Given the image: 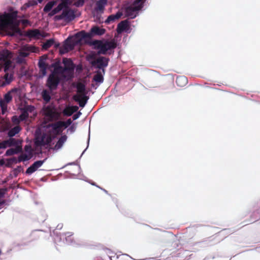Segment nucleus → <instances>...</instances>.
Masks as SVG:
<instances>
[{"instance_id": "f257e3e1", "label": "nucleus", "mask_w": 260, "mask_h": 260, "mask_svg": "<svg viewBox=\"0 0 260 260\" xmlns=\"http://www.w3.org/2000/svg\"><path fill=\"white\" fill-rule=\"evenodd\" d=\"M16 18V14L14 13H8L4 16H0V30H7V34L10 36H14L18 34L22 36L21 29L17 25L13 24Z\"/></svg>"}, {"instance_id": "f03ea898", "label": "nucleus", "mask_w": 260, "mask_h": 260, "mask_svg": "<svg viewBox=\"0 0 260 260\" xmlns=\"http://www.w3.org/2000/svg\"><path fill=\"white\" fill-rule=\"evenodd\" d=\"M73 86L76 87L77 93L73 95V99L78 102L80 107L83 108L89 100V96L87 95L88 91L86 89L85 85L82 82H78L75 85L73 84Z\"/></svg>"}, {"instance_id": "7ed1b4c3", "label": "nucleus", "mask_w": 260, "mask_h": 260, "mask_svg": "<svg viewBox=\"0 0 260 260\" xmlns=\"http://www.w3.org/2000/svg\"><path fill=\"white\" fill-rule=\"evenodd\" d=\"M91 44L95 46V48L99 49L98 54H106L108 50L114 49L116 47V44L114 41H106L103 42L99 40H94L92 42Z\"/></svg>"}, {"instance_id": "20e7f679", "label": "nucleus", "mask_w": 260, "mask_h": 260, "mask_svg": "<svg viewBox=\"0 0 260 260\" xmlns=\"http://www.w3.org/2000/svg\"><path fill=\"white\" fill-rule=\"evenodd\" d=\"M61 78H63L60 74L51 73L46 80V87L49 88L50 91L57 89Z\"/></svg>"}, {"instance_id": "39448f33", "label": "nucleus", "mask_w": 260, "mask_h": 260, "mask_svg": "<svg viewBox=\"0 0 260 260\" xmlns=\"http://www.w3.org/2000/svg\"><path fill=\"white\" fill-rule=\"evenodd\" d=\"M143 0H136L132 6L125 9V14L131 18L136 17L135 12L140 10L143 7Z\"/></svg>"}, {"instance_id": "423d86ee", "label": "nucleus", "mask_w": 260, "mask_h": 260, "mask_svg": "<svg viewBox=\"0 0 260 260\" xmlns=\"http://www.w3.org/2000/svg\"><path fill=\"white\" fill-rule=\"evenodd\" d=\"M43 112L44 116L49 121H56L59 119L60 116V113L52 108L50 106H47L44 108Z\"/></svg>"}, {"instance_id": "0eeeda50", "label": "nucleus", "mask_w": 260, "mask_h": 260, "mask_svg": "<svg viewBox=\"0 0 260 260\" xmlns=\"http://www.w3.org/2000/svg\"><path fill=\"white\" fill-rule=\"evenodd\" d=\"M52 139H53V137L48 132L43 133L42 134L37 136L35 144L38 146H45L49 144Z\"/></svg>"}, {"instance_id": "6e6552de", "label": "nucleus", "mask_w": 260, "mask_h": 260, "mask_svg": "<svg viewBox=\"0 0 260 260\" xmlns=\"http://www.w3.org/2000/svg\"><path fill=\"white\" fill-rule=\"evenodd\" d=\"M63 123L61 122V121H58L54 123H50L46 126L47 128H50L48 132L52 136L53 139L61 132V125Z\"/></svg>"}, {"instance_id": "1a4fd4ad", "label": "nucleus", "mask_w": 260, "mask_h": 260, "mask_svg": "<svg viewBox=\"0 0 260 260\" xmlns=\"http://www.w3.org/2000/svg\"><path fill=\"white\" fill-rule=\"evenodd\" d=\"M63 63L64 67H63V78L67 77L66 74L69 76H72L75 69V65L71 59L63 58Z\"/></svg>"}, {"instance_id": "9d476101", "label": "nucleus", "mask_w": 260, "mask_h": 260, "mask_svg": "<svg viewBox=\"0 0 260 260\" xmlns=\"http://www.w3.org/2000/svg\"><path fill=\"white\" fill-rule=\"evenodd\" d=\"M109 59L103 56H100L94 60L92 61L91 64L93 66L96 67L99 69L102 70L105 73V68L108 66Z\"/></svg>"}, {"instance_id": "9b49d317", "label": "nucleus", "mask_w": 260, "mask_h": 260, "mask_svg": "<svg viewBox=\"0 0 260 260\" xmlns=\"http://www.w3.org/2000/svg\"><path fill=\"white\" fill-rule=\"evenodd\" d=\"M25 152L21 154L18 158L19 161H24L30 159L33 156V150L31 146H25Z\"/></svg>"}, {"instance_id": "f8f14e48", "label": "nucleus", "mask_w": 260, "mask_h": 260, "mask_svg": "<svg viewBox=\"0 0 260 260\" xmlns=\"http://www.w3.org/2000/svg\"><path fill=\"white\" fill-rule=\"evenodd\" d=\"M21 142L17 139L10 137L7 140L4 141L0 143V148H6L7 147L20 146Z\"/></svg>"}, {"instance_id": "ddd939ff", "label": "nucleus", "mask_w": 260, "mask_h": 260, "mask_svg": "<svg viewBox=\"0 0 260 260\" xmlns=\"http://www.w3.org/2000/svg\"><path fill=\"white\" fill-rule=\"evenodd\" d=\"M10 54V51L7 50L3 53L1 54L0 56V60H2L4 61V68L5 72H7L8 71L12 63L11 61L8 59Z\"/></svg>"}, {"instance_id": "4468645a", "label": "nucleus", "mask_w": 260, "mask_h": 260, "mask_svg": "<svg viewBox=\"0 0 260 260\" xmlns=\"http://www.w3.org/2000/svg\"><path fill=\"white\" fill-rule=\"evenodd\" d=\"M25 36L29 38L39 39L41 38H45L47 35L45 33H42L38 29H34L28 30L26 32Z\"/></svg>"}, {"instance_id": "2eb2a0df", "label": "nucleus", "mask_w": 260, "mask_h": 260, "mask_svg": "<svg viewBox=\"0 0 260 260\" xmlns=\"http://www.w3.org/2000/svg\"><path fill=\"white\" fill-rule=\"evenodd\" d=\"M64 7L66 9L62 11L63 15L64 16V19L68 21H72L75 18L74 12L70 9L67 5L66 7Z\"/></svg>"}, {"instance_id": "dca6fc26", "label": "nucleus", "mask_w": 260, "mask_h": 260, "mask_svg": "<svg viewBox=\"0 0 260 260\" xmlns=\"http://www.w3.org/2000/svg\"><path fill=\"white\" fill-rule=\"evenodd\" d=\"M50 67L54 69L51 73L60 74L63 78V67L60 66L59 61H56L52 63Z\"/></svg>"}, {"instance_id": "f3484780", "label": "nucleus", "mask_w": 260, "mask_h": 260, "mask_svg": "<svg viewBox=\"0 0 260 260\" xmlns=\"http://www.w3.org/2000/svg\"><path fill=\"white\" fill-rule=\"evenodd\" d=\"M106 32V30L104 28H102L99 27L98 26H93L90 30L89 33L91 34V38L95 35L101 36L104 35Z\"/></svg>"}, {"instance_id": "a211bd4d", "label": "nucleus", "mask_w": 260, "mask_h": 260, "mask_svg": "<svg viewBox=\"0 0 260 260\" xmlns=\"http://www.w3.org/2000/svg\"><path fill=\"white\" fill-rule=\"evenodd\" d=\"M48 66V64L45 62L44 60L42 58L39 60L38 66L40 69V73H41L42 76L46 75Z\"/></svg>"}, {"instance_id": "6ab92c4d", "label": "nucleus", "mask_w": 260, "mask_h": 260, "mask_svg": "<svg viewBox=\"0 0 260 260\" xmlns=\"http://www.w3.org/2000/svg\"><path fill=\"white\" fill-rule=\"evenodd\" d=\"M129 26L128 21L127 20H125L121 21L117 25V32L118 34H121L124 30H125Z\"/></svg>"}, {"instance_id": "aec40b11", "label": "nucleus", "mask_w": 260, "mask_h": 260, "mask_svg": "<svg viewBox=\"0 0 260 260\" xmlns=\"http://www.w3.org/2000/svg\"><path fill=\"white\" fill-rule=\"evenodd\" d=\"M67 138L68 137L66 135L61 136V137L57 142L56 144L52 148L54 150H58V149H60L63 146V144L66 142Z\"/></svg>"}, {"instance_id": "412c9836", "label": "nucleus", "mask_w": 260, "mask_h": 260, "mask_svg": "<svg viewBox=\"0 0 260 260\" xmlns=\"http://www.w3.org/2000/svg\"><path fill=\"white\" fill-rule=\"evenodd\" d=\"M79 109V108L77 106H72L67 107L63 111V113L64 115L70 116L74 113L77 112Z\"/></svg>"}, {"instance_id": "4be33fe9", "label": "nucleus", "mask_w": 260, "mask_h": 260, "mask_svg": "<svg viewBox=\"0 0 260 260\" xmlns=\"http://www.w3.org/2000/svg\"><path fill=\"white\" fill-rule=\"evenodd\" d=\"M187 83V78L184 76H180L176 78V83L179 87H184Z\"/></svg>"}, {"instance_id": "5701e85b", "label": "nucleus", "mask_w": 260, "mask_h": 260, "mask_svg": "<svg viewBox=\"0 0 260 260\" xmlns=\"http://www.w3.org/2000/svg\"><path fill=\"white\" fill-rule=\"evenodd\" d=\"M107 4V0H99L96 3L95 10L96 11L103 12L105 6Z\"/></svg>"}, {"instance_id": "b1692460", "label": "nucleus", "mask_w": 260, "mask_h": 260, "mask_svg": "<svg viewBox=\"0 0 260 260\" xmlns=\"http://www.w3.org/2000/svg\"><path fill=\"white\" fill-rule=\"evenodd\" d=\"M43 164H32L26 171L25 173L27 175H31L36 171L38 170Z\"/></svg>"}, {"instance_id": "393cba45", "label": "nucleus", "mask_w": 260, "mask_h": 260, "mask_svg": "<svg viewBox=\"0 0 260 260\" xmlns=\"http://www.w3.org/2000/svg\"><path fill=\"white\" fill-rule=\"evenodd\" d=\"M122 15V12L118 11L115 14L111 15L109 16H108V18L106 21V22L109 23L111 22H114L116 20H118V19H119Z\"/></svg>"}, {"instance_id": "a878e982", "label": "nucleus", "mask_w": 260, "mask_h": 260, "mask_svg": "<svg viewBox=\"0 0 260 260\" xmlns=\"http://www.w3.org/2000/svg\"><path fill=\"white\" fill-rule=\"evenodd\" d=\"M22 150V148L20 146H17L15 148H12L9 149L6 152V155L7 156L13 155L15 154H17L20 152Z\"/></svg>"}, {"instance_id": "bb28decb", "label": "nucleus", "mask_w": 260, "mask_h": 260, "mask_svg": "<svg viewBox=\"0 0 260 260\" xmlns=\"http://www.w3.org/2000/svg\"><path fill=\"white\" fill-rule=\"evenodd\" d=\"M64 7H66V4L65 3H61L59 4L56 8L53 9L49 14L50 16H52L55 14L60 11Z\"/></svg>"}, {"instance_id": "cd10ccee", "label": "nucleus", "mask_w": 260, "mask_h": 260, "mask_svg": "<svg viewBox=\"0 0 260 260\" xmlns=\"http://www.w3.org/2000/svg\"><path fill=\"white\" fill-rule=\"evenodd\" d=\"M21 130V127L19 125H16L9 131L8 136L9 137H13L18 134Z\"/></svg>"}, {"instance_id": "c85d7f7f", "label": "nucleus", "mask_w": 260, "mask_h": 260, "mask_svg": "<svg viewBox=\"0 0 260 260\" xmlns=\"http://www.w3.org/2000/svg\"><path fill=\"white\" fill-rule=\"evenodd\" d=\"M76 37L81 39L91 38V34L86 32L84 30L81 31L76 35Z\"/></svg>"}, {"instance_id": "c756f323", "label": "nucleus", "mask_w": 260, "mask_h": 260, "mask_svg": "<svg viewBox=\"0 0 260 260\" xmlns=\"http://www.w3.org/2000/svg\"><path fill=\"white\" fill-rule=\"evenodd\" d=\"M42 97L43 100L46 103H48L51 100L50 92L47 89H44L41 93Z\"/></svg>"}, {"instance_id": "7c9ffc66", "label": "nucleus", "mask_w": 260, "mask_h": 260, "mask_svg": "<svg viewBox=\"0 0 260 260\" xmlns=\"http://www.w3.org/2000/svg\"><path fill=\"white\" fill-rule=\"evenodd\" d=\"M23 171V169L21 166H18L16 168L13 169L11 172V175L12 177H16L19 174Z\"/></svg>"}, {"instance_id": "2f4dec72", "label": "nucleus", "mask_w": 260, "mask_h": 260, "mask_svg": "<svg viewBox=\"0 0 260 260\" xmlns=\"http://www.w3.org/2000/svg\"><path fill=\"white\" fill-rule=\"evenodd\" d=\"M54 43V40L53 39H50L47 40L42 45L43 49L47 50L50 48Z\"/></svg>"}, {"instance_id": "473e14b6", "label": "nucleus", "mask_w": 260, "mask_h": 260, "mask_svg": "<svg viewBox=\"0 0 260 260\" xmlns=\"http://www.w3.org/2000/svg\"><path fill=\"white\" fill-rule=\"evenodd\" d=\"M66 241L69 244H71L75 242L74 238L73 237V233L71 232H67L65 234Z\"/></svg>"}, {"instance_id": "72a5a7b5", "label": "nucleus", "mask_w": 260, "mask_h": 260, "mask_svg": "<svg viewBox=\"0 0 260 260\" xmlns=\"http://www.w3.org/2000/svg\"><path fill=\"white\" fill-rule=\"evenodd\" d=\"M93 80L98 83H103L104 81V77L100 72H98L97 74L93 77Z\"/></svg>"}, {"instance_id": "f704fd0d", "label": "nucleus", "mask_w": 260, "mask_h": 260, "mask_svg": "<svg viewBox=\"0 0 260 260\" xmlns=\"http://www.w3.org/2000/svg\"><path fill=\"white\" fill-rule=\"evenodd\" d=\"M63 45L65 47H66L69 51L73 50L74 48V44L72 43L71 40H70L69 39H67L65 41Z\"/></svg>"}, {"instance_id": "c9c22d12", "label": "nucleus", "mask_w": 260, "mask_h": 260, "mask_svg": "<svg viewBox=\"0 0 260 260\" xmlns=\"http://www.w3.org/2000/svg\"><path fill=\"white\" fill-rule=\"evenodd\" d=\"M5 75H4V79L5 80V84H10L13 80V75L9 74L7 72H5Z\"/></svg>"}, {"instance_id": "e433bc0d", "label": "nucleus", "mask_w": 260, "mask_h": 260, "mask_svg": "<svg viewBox=\"0 0 260 260\" xmlns=\"http://www.w3.org/2000/svg\"><path fill=\"white\" fill-rule=\"evenodd\" d=\"M54 5V2L51 1L49 2L44 7V11L45 12H49L52 8Z\"/></svg>"}, {"instance_id": "4c0bfd02", "label": "nucleus", "mask_w": 260, "mask_h": 260, "mask_svg": "<svg viewBox=\"0 0 260 260\" xmlns=\"http://www.w3.org/2000/svg\"><path fill=\"white\" fill-rule=\"evenodd\" d=\"M131 257L127 254H123L118 255L114 260H131Z\"/></svg>"}, {"instance_id": "58836bf2", "label": "nucleus", "mask_w": 260, "mask_h": 260, "mask_svg": "<svg viewBox=\"0 0 260 260\" xmlns=\"http://www.w3.org/2000/svg\"><path fill=\"white\" fill-rule=\"evenodd\" d=\"M12 100V96L11 94V93L10 92H7L4 95V100H3V102H5L6 103L8 104L10 103Z\"/></svg>"}, {"instance_id": "ea45409f", "label": "nucleus", "mask_w": 260, "mask_h": 260, "mask_svg": "<svg viewBox=\"0 0 260 260\" xmlns=\"http://www.w3.org/2000/svg\"><path fill=\"white\" fill-rule=\"evenodd\" d=\"M0 106L2 109V114H4L7 109V104L3 102V100H0Z\"/></svg>"}, {"instance_id": "a19ab883", "label": "nucleus", "mask_w": 260, "mask_h": 260, "mask_svg": "<svg viewBox=\"0 0 260 260\" xmlns=\"http://www.w3.org/2000/svg\"><path fill=\"white\" fill-rule=\"evenodd\" d=\"M29 114L26 111L23 110L22 113L19 115V117L21 121L26 120L28 117Z\"/></svg>"}, {"instance_id": "79ce46f5", "label": "nucleus", "mask_w": 260, "mask_h": 260, "mask_svg": "<svg viewBox=\"0 0 260 260\" xmlns=\"http://www.w3.org/2000/svg\"><path fill=\"white\" fill-rule=\"evenodd\" d=\"M35 110V108L32 105H27L23 109L24 111H26L27 113H32Z\"/></svg>"}, {"instance_id": "37998d69", "label": "nucleus", "mask_w": 260, "mask_h": 260, "mask_svg": "<svg viewBox=\"0 0 260 260\" xmlns=\"http://www.w3.org/2000/svg\"><path fill=\"white\" fill-rule=\"evenodd\" d=\"M12 122L14 124L19 125V124L20 123L21 120L19 117H17V116L15 115L13 116L11 118Z\"/></svg>"}, {"instance_id": "c03bdc74", "label": "nucleus", "mask_w": 260, "mask_h": 260, "mask_svg": "<svg viewBox=\"0 0 260 260\" xmlns=\"http://www.w3.org/2000/svg\"><path fill=\"white\" fill-rule=\"evenodd\" d=\"M61 122L63 123V124L61 125L62 128V127L67 128L71 124L72 121L71 119H69L66 121H61Z\"/></svg>"}, {"instance_id": "a18cd8bd", "label": "nucleus", "mask_w": 260, "mask_h": 260, "mask_svg": "<svg viewBox=\"0 0 260 260\" xmlns=\"http://www.w3.org/2000/svg\"><path fill=\"white\" fill-rule=\"evenodd\" d=\"M68 52H69V51L64 45L59 48V53L60 54H64Z\"/></svg>"}, {"instance_id": "49530a36", "label": "nucleus", "mask_w": 260, "mask_h": 260, "mask_svg": "<svg viewBox=\"0 0 260 260\" xmlns=\"http://www.w3.org/2000/svg\"><path fill=\"white\" fill-rule=\"evenodd\" d=\"M85 3V0H78L77 2H76L74 4V5L77 7H81L83 6L84 4Z\"/></svg>"}, {"instance_id": "de8ad7c7", "label": "nucleus", "mask_w": 260, "mask_h": 260, "mask_svg": "<svg viewBox=\"0 0 260 260\" xmlns=\"http://www.w3.org/2000/svg\"><path fill=\"white\" fill-rule=\"evenodd\" d=\"M26 6L27 7H29L30 6H34L37 5V3L36 1L32 0L29 1L27 3H26Z\"/></svg>"}, {"instance_id": "09e8293b", "label": "nucleus", "mask_w": 260, "mask_h": 260, "mask_svg": "<svg viewBox=\"0 0 260 260\" xmlns=\"http://www.w3.org/2000/svg\"><path fill=\"white\" fill-rule=\"evenodd\" d=\"M64 19V16L63 15V12L60 15H56L54 17V20L56 21L62 20Z\"/></svg>"}, {"instance_id": "8fccbe9b", "label": "nucleus", "mask_w": 260, "mask_h": 260, "mask_svg": "<svg viewBox=\"0 0 260 260\" xmlns=\"http://www.w3.org/2000/svg\"><path fill=\"white\" fill-rule=\"evenodd\" d=\"M7 191V188H1L0 189V198L4 197V196L5 195V194L6 193Z\"/></svg>"}, {"instance_id": "3c124183", "label": "nucleus", "mask_w": 260, "mask_h": 260, "mask_svg": "<svg viewBox=\"0 0 260 260\" xmlns=\"http://www.w3.org/2000/svg\"><path fill=\"white\" fill-rule=\"evenodd\" d=\"M29 55V53L28 52H25V51H21L20 52V55L22 57H27Z\"/></svg>"}, {"instance_id": "603ef678", "label": "nucleus", "mask_w": 260, "mask_h": 260, "mask_svg": "<svg viewBox=\"0 0 260 260\" xmlns=\"http://www.w3.org/2000/svg\"><path fill=\"white\" fill-rule=\"evenodd\" d=\"M80 114H81V113L79 112L77 114H74L73 116V120H75L77 119V118H78Z\"/></svg>"}, {"instance_id": "864d4df0", "label": "nucleus", "mask_w": 260, "mask_h": 260, "mask_svg": "<svg viewBox=\"0 0 260 260\" xmlns=\"http://www.w3.org/2000/svg\"><path fill=\"white\" fill-rule=\"evenodd\" d=\"M12 164H0V166H3V165H5V166L7 167H10L11 166Z\"/></svg>"}, {"instance_id": "5fc2aeb1", "label": "nucleus", "mask_w": 260, "mask_h": 260, "mask_svg": "<svg viewBox=\"0 0 260 260\" xmlns=\"http://www.w3.org/2000/svg\"><path fill=\"white\" fill-rule=\"evenodd\" d=\"M31 48H32V47H30V46L25 47V50H28V51L31 50Z\"/></svg>"}, {"instance_id": "6e6d98bb", "label": "nucleus", "mask_w": 260, "mask_h": 260, "mask_svg": "<svg viewBox=\"0 0 260 260\" xmlns=\"http://www.w3.org/2000/svg\"><path fill=\"white\" fill-rule=\"evenodd\" d=\"M44 160H37V161H36L35 162H37V163H39V162H44Z\"/></svg>"}, {"instance_id": "4d7b16f0", "label": "nucleus", "mask_w": 260, "mask_h": 260, "mask_svg": "<svg viewBox=\"0 0 260 260\" xmlns=\"http://www.w3.org/2000/svg\"><path fill=\"white\" fill-rule=\"evenodd\" d=\"M53 169H40V170H45V171H51Z\"/></svg>"}, {"instance_id": "13d9d810", "label": "nucleus", "mask_w": 260, "mask_h": 260, "mask_svg": "<svg viewBox=\"0 0 260 260\" xmlns=\"http://www.w3.org/2000/svg\"><path fill=\"white\" fill-rule=\"evenodd\" d=\"M27 22H28V20H24L23 21V24L26 23H27Z\"/></svg>"}, {"instance_id": "bf43d9fd", "label": "nucleus", "mask_w": 260, "mask_h": 260, "mask_svg": "<svg viewBox=\"0 0 260 260\" xmlns=\"http://www.w3.org/2000/svg\"><path fill=\"white\" fill-rule=\"evenodd\" d=\"M68 164L69 165H75L77 166L78 167H79V166H78L79 164H72V163H70V164Z\"/></svg>"}, {"instance_id": "052dcab7", "label": "nucleus", "mask_w": 260, "mask_h": 260, "mask_svg": "<svg viewBox=\"0 0 260 260\" xmlns=\"http://www.w3.org/2000/svg\"><path fill=\"white\" fill-rule=\"evenodd\" d=\"M59 44H55V47H58L59 46Z\"/></svg>"}, {"instance_id": "680f3d73", "label": "nucleus", "mask_w": 260, "mask_h": 260, "mask_svg": "<svg viewBox=\"0 0 260 260\" xmlns=\"http://www.w3.org/2000/svg\"><path fill=\"white\" fill-rule=\"evenodd\" d=\"M0 162H1V163L5 162V161H4V160L3 159H1V160H0Z\"/></svg>"}, {"instance_id": "e2e57ef3", "label": "nucleus", "mask_w": 260, "mask_h": 260, "mask_svg": "<svg viewBox=\"0 0 260 260\" xmlns=\"http://www.w3.org/2000/svg\"><path fill=\"white\" fill-rule=\"evenodd\" d=\"M43 1V0H38V1L40 3H42Z\"/></svg>"}, {"instance_id": "0e129e2a", "label": "nucleus", "mask_w": 260, "mask_h": 260, "mask_svg": "<svg viewBox=\"0 0 260 260\" xmlns=\"http://www.w3.org/2000/svg\"><path fill=\"white\" fill-rule=\"evenodd\" d=\"M2 254V250L0 249V255H1Z\"/></svg>"}]
</instances>
